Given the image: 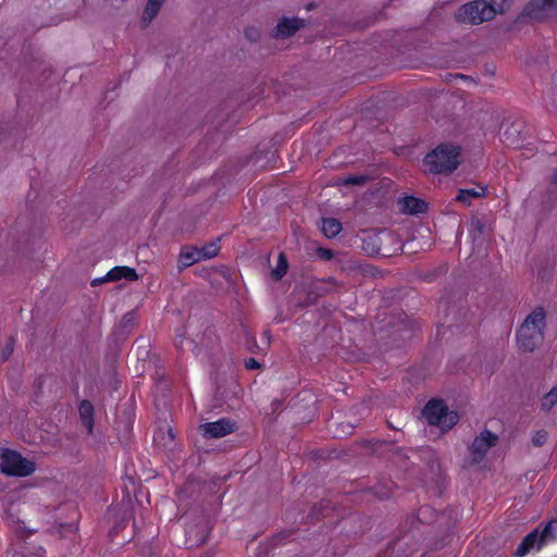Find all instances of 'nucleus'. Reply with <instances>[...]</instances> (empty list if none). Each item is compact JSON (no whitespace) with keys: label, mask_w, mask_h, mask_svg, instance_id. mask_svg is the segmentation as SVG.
<instances>
[{"label":"nucleus","mask_w":557,"mask_h":557,"mask_svg":"<svg viewBox=\"0 0 557 557\" xmlns=\"http://www.w3.org/2000/svg\"><path fill=\"white\" fill-rule=\"evenodd\" d=\"M138 277L135 269L129 267H115L111 269L103 277H101V281H120L122 278H125L127 281H136Z\"/></svg>","instance_id":"9b49d317"},{"label":"nucleus","mask_w":557,"mask_h":557,"mask_svg":"<svg viewBox=\"0 0 557 557\" xmlns=\"http://www.w3.org/2000/svg\"><path fill=\"white\" fill-rule=\"evenodd\" d=\"M164 1L165 0H148L140 18V26L143 28L149 26L152 20L158 15Z\"/></svg>","instance_id":"f8f14e48"},{"label":"nucleus","mask_w":557,"mask_h":557,"mask_svg":"<svg viewBox=\"0 0 557 557\" xmlns=\"http://www.w3.org/2000/svg\"><path fill=\"white\" fill-rule=\"evenodd\" d=\"M525 10L533 17L557 16V0H530Z\"/></svg>","instance_id":"1a4fd4ad"},{"label":"nucleus","mask_w":557,"mask_h":557,"mask_svg":"<svg viewBox=\"0 0 557 557\" xmlns=\"http://www.w3.org/2000/svg\"><path fill=\"white\" fill-rule=\"evenodd\" d=\"M0 469L11 476H28L35 472V463L15 450L4 449L1 453Z\"/></svg>","instance_id":"39448f33"},{"label":"nucleus","mask_w":557,"mask_h":557,"mask_svg":"<svg viewBox=\"0 0 557 557\" xmlns=\"http://www.w3.org/2000/svg\"><path fill=\"white\" fill-rule=\"evenodd\" d=\"M498 443V436L488 430L476 435L469 448L470 456L474 462H480L487 451Z\"/></svg>","instance_id":"423d86ee"},{"label":"nucleus","mask_w":557,"mask_h":557,"mask_svg":"<svg viewBox=\"0 0 557 557\" xmlns=\"http://www.w3.org/2000/svg\"><path fill=\"white\" fill-rule=\"evenodd\" d=\"M552 181L554 184H557V170L555 171V173L553 174L552 176Z\"/></svg>","instance_id":"c85d7f7f"},{"label":"nucleus","mask_w":557,"mask_h":557,"mask_svg":"<svg viewBox=\"0 0 557 557\" xmlns=\"http://www.w3.org/2000/svg\"><path fill=\"white\" fill-rule=\"evenodd\" d=\"M199 430L206 438H221L237 430L235 421L228 418H221L214 422L202 423Z\"/></svg>","instance_id":"0eeeda50"},{"label":"nucleus","mask_w":557,"mask_h":557,"mask_svg":"<svg viewBox=\"0 0 557 557\" xmlns=\"http://www.w3.org/2000/svg\"><path fill=\"white\" fill-rule=\"evenodd\" d=\"M220 250L219 240L211 242L203 247L199 248L202 260L211 259L218 255Z\"/></svg>","instance_id":"6ab92c4d"},{"label":"nucleus","mask_w":557,"mask_h":557,"mask_svg":"<svg viewBox=\"0 0 557 557\" xmlns=\"http://www.w3.org/2000/svg\"><path fill=\"white\" fill-rule=\"evenodd\" d=\"M247 37L250 38L251 40H257L258 38V32L256 29H251V30H247L246 33Z\"/></svg>","instance_id":"cd10ccee"},{"label":"nucleus","mask_w":557,"mask_h":557,"mask_svg":"<svg viewBox=\"0 0 557 557\" xmlns=\"http://www.w3.org/2000/svg\"><path fill=\"white\" fill-rule=\"evenodd\" d=\"M12 351H13V339L9 338L5 347L2 350L3 359H8L10 357V355L12 354Z\"/></svg>","instance_id":"a878e982"},{"label":"nucleus","mask_w":557,"mask_h":557,"mask_svg":"<svg viewBox=\"0 0 557 557\" xmlns=\"http://www.w3.org/2000/svg\"><path fill=\"white\" fill-rule=\"evenodd\" d=\"M103 282H104V281H101V277H100V278H95V280L92 281V285L95 286V285H97V284H99V283H103Z\"/></svg>","instance_id":"c756f323"},{"label":"nucleus","mask_w":557,"mask_h":557,"mask_svg":"<svg viewBox=\"0 0 557 557\" xmlns=\"http://www.w3.org/2000/svg\"><path fill=\"white\" fill-rule=\"evenodd\" d=\"M366 176L363 175H351V176H348L344 183L347 184V185H361L366 182Z\"/></svg>","instance_id":"393cba45"},{"label":"nucleus","mask_w":557,"mask_h":557,"mask_svg":"<svg viewBox=\"0 0 557 557\" xmlns=\"http://www.w3.org/2000/svg\"><path fill=\"white\" fill-rule=\"evenodd\" d=\"M519 127L517 125H511L510 127H508L504 134H503V140L508 145V146H513V147H518L519 146V138H518V134H519Z\"/></svg>","instance_id":"a211bd4d"},{"label":"nucleus","mask_w":557,"mask_h":557,"mask_svg":"<svg viewBox=\"0 0 557 557\" xmlns=\"http://www.w3.org/2000/svg\"><path fill=\"white\" fill-rule=\"evenodd\" d=\"M556 527L557 528V520H553L550 521L546 527L545 529L543 530V532L541 534H539L540 536V545H543L545 543V541L550 536V533H552V530L553 528Z\"/></svg>","instance_id":"5701e85b"},{"label":"nucleus","mask_w":557,"mask_h":557,"mask_svg":"<svg viewBox=\"0 0 557 557\" xmlns=\"http://www.w3.org/2000/svg\"><path fill=\"white\" fill-rule=\"evenodd\" d=\"M305 26V21L299 17L283 16L280 18L272 29V37L276 39H284L295 35L299 29Z\"/></svg>","instance_id":"6e6552de"},{"label":"nucleus","mask_w":557,"mask_h":557,"mask_svg":"<svg viewBox=\"0 0 557 557\" xmlns=\"http://www.w3.org/2000/svg\"><path fill=\"white\" fill-rule=\"evenodd\" d=\"M547 440V433L545 431H537L532 437V443L535 446H542Z\"/></svg>","instance_id":"b1692460"},{"label":"nucleus","mask_w":557,"mask_h":557,"mask_svg":"<svg viewBox=\"0 0 557 557\" xmlns=\"http://www.w3.org/2000/svg\"><path fill=\"white\" fill-rule=\"evenodd\" d=\"M399 210L407 214H418L426 210V203L416 197H405L398 201Z\"/></svg>","instance_id":"9d476101"},{"label":"nucleus","mask_w":557,"mask_h":557,"mask_svg":"<svg viewBox=\"0 0 557 557\" xmlns=\"http://www.w3.org/2000/svg\"><path fill=\"white\" fill-rule=\"evenodd\" d=\"M485 193L486 187L484 186L460 189L456 199L463 205H470L472 199L484 197Z\"/></svg>","instance_id":"ddd939ff"},{"label":"nucleus","mask_w":557,"mask_h":557,"mask_svg":"<svg viewBox=\"0 0 557 557\" xmlns=\"http://www.w3.org/2000/svg\"><path fill=\"white\" fill-rule=\"evenodd\" d=\"M557 404V385L546 393L542 399V408L550 410Z\"/></svg>","instance_id":"412c9836"},{"label":"nucleus","mask_w":557,"mask_h":557,"mask_svg":"<svg viewBox=\"0 0 557 557\" xmlns=\"http://www.w3.org/2000/svg\"><path fill=\"white\" fill-rule=\"evenodd\" d=\"M37 556L41 557L44 555V549L39 547L36 553Z\"/></svg>","instance_id":"7c9ffc66"},{"label":"nucleus","mask_w":557,"mask_h":557,"mask_svg":"<svg viewBox=\"0 0 557 557\" xmlns=\"http://www.w3.org/2000/svg\"><path fill=\"white\" fill-rule=\"evenodd\" d=\"M485 225L479 219H472L469 226V233L473 240H476L484 233Z\"/></svg>","instance_id":"aec40b11"},{"label":"nucleus","mask_w":557,"mask_h":557,"mask_svg":"<svg viewBox=\"0 0 557 557\" xmlns=\"http://www.w3.org/2000/svg\"><path fill=\"white\" fill-rule=\"evenodd\" d=\"M79 416H81V419H82V422H83L84 426L87 429V431L89 433H91L92 432V428H94V420H92L94 407H92L90 401L84 400V401L81 403V405H79Z\"/></svg>","instance_id":"dca6fc26"},{"label":"nucleus","mask_w":557,"mask_h":557,"mask_svg":"<svg viewBox=\"0 0 557 557\" xmlns=\"http://www.w3.org/2000/svg\"><path fill=\"white\" fill-rule=\"evenodd\" d=\"M321 230L326 237L333 238L341 233L342 224L334 218L323 219Z\"/></svg>","instance_id":"f3484780"},{"label":"nucleus","mask_w":557,"mask_h":557,"mask_svg":"<svg viewBox=\"0 0 557 557\" xmlns=\"http://www.w3.org/2000/svg\"><path fill=\"white\" fill-rule=\"evenodd\" d=\"M287 271V261L285 257L281 253L278 257L277 265L272 271V275L276 278H281Z\"/></svg>","instance_id":"4be33fe9"},{"label":"nucleus","mask_w":557,"mask_h":557,"mask_svg":"<svg viewBox=\"0 0 557 557\" xmlns=\"http://www.w3.org/2000/svg\"><path fill=\"white\" fill-rule=\"evenodd\" d=\"M535 544H540L537 530L532 531L522 540L520 545L517 547L516 555L519 557L525 556L535 546ZM542 545H539V548Z\"/></svg>","instance_id":"4468645a"},{"label":"nucleus","mask_w":557,"mask_h":557,"mask_svg":"<svg viewBox=\"0 0 557 557\" xmlns=\"http://www.w3.org/2000/svg\"><path fill=\"white\" fill-rule=\"evenodd\" d=\"M259 367H260L259 362L252 358H250L246 361L247 369H257Z\"/></svg>","instance_id":"bb28decb"},{"label":"nucleus","mask_w":557,"mask_h":557,"mask_svg":"<svg viewBox=\"0 0 557 557\" xmlns=\"http://www.w3.org/2000/svg\"><path fill=\"white\" fill-rule=\"evenodd\" d=\"M459 163L460 148L449 144L437 146L425 157V164L432 173H450Z\"/></svg>","instance_id":"7ed1b4c3"},{"label":"nucleus","mask_w":557,"mask_h":557,"mask_svg":"<svg viewBox=\"0 0 557 557\" xmlns=\"http://www.w3.org/2000/svg\"><path fill=\"white\" fill-rule=\"evenodd\" d=\"M509 9L507 0H475L462 5L458 11V20L471 24H480L504 13Z\"/></svg>","instance_id":"f257e3e1"},{"label":"nucleus","mask_w":557,"mask_h":557,"mask_svg":"<svg viewBox=\"0 0 557 557\" xmlns=\"http://www.w3.org/2000/svg\"><path fill=\"white\" fill-rule=\"evenodd\" d=\"M545 314L542 310L531 312L517 332V343L521 350L533 351L544 338Z\"/></svg>","instance_id":"f03ea898"},{"label":"nucleus","mask_w":557,"mask_h":557,"mask_svg":"<svg viewBox=\"0 0 557 557\" xmlns=\"http://www.w3.org/2000/svg\"><path fill=\"white\" fill-rule=\"evenodd\" d=\"M201 255L199 248L186 247L180 253V265L183 268H187L196 262L201 261Z\"/></svg>","instance_id":"2eb2a0df"},{"label":"nucleus","mask_w":557,"mask_h":557,"mask_svg":"<svg viewBox=\"0 0 557 557\" xmlns=\"http://www.w3.org/2000/svg\"><path fill=\"white\" fill-rule=\"evenodd\" d=\"M423 417L431 425L442 431L450 430L459 420L456 411L449 410L443 400L432 399L423 409Z\"/></svg>","instance_id":"20e7f679"}]
</instances>
